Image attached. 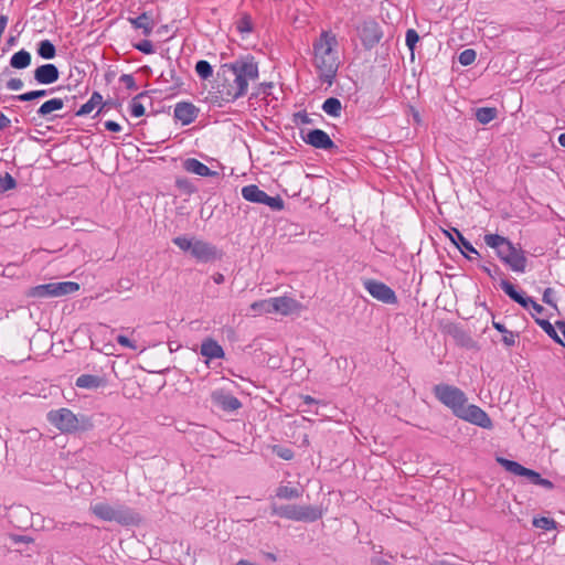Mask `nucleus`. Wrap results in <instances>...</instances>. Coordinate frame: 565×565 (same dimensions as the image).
Returning <instances> with one entry per match:
<instances>
[{"label":"nucleus","instance_id":"f257e3e1","mask_svg":"<svg viewBox=\"0 0 565 565\" xmlns=\"http://www.w3.org/2000/svg\"><path fill=\"white\" fill-rule=\"evenodd\" d=\"M258 76V64L252 55L223 64L217 73V93L223 102L233 103L247 93L248 83Z\"/></svg>","mask_w":565,"mask_h":565},{"label":"nucleus","instance_id":"f03ea898","mask_svg":"<svg viewBox=\"0 0 565 565\" xmlns=\"http://www.w3.org/2000/svg\"><path fill=\"white\" fill-rule=\"evenodd\" d=\"M433 394L457 418L483 429H491L493 427L492 419L481 407L468 404V397L461 388L451 384L440 383L433 387Z\"/></svg>","mask_w":565,"mask_h":565},{"label":"nucleus","instance_id":"7ed1b4c3","mask_svg":"<svg viewBox=\"0 0 565 565\" xmlns=\"http://www.w3.org/2000/svg\"><path fill=\"white\" fill-rule=\"evenodd\" d=\"M337 45L335 35L328 31H323L312 44L319 79L329 86L333 84L340 65Z\"/></svg>","mask_w":565,"mask_h":565},{"label":"nucleus","instance_id":"20e7f679","mask_svg":"<svg viewBox=\"0 0 565 565\" xmlns=\"http://www.w3.org/2000/svg\"><path fill=\"white\" fill-rule=\"evenodd\" d=\"M484 243L495 250L498 258L511 270L524 273L526 270L527 258L521 247H516L508 237L499 234H486Z\"/></svg>","mask_w":565,"mask_h":565},{"label":"nucleus","instance_id":"39448f33","mask_svg":"<svg viewBox=\"0 0 565 565\" xmlns=\"http://www.w3.org/2000/svg\"><path fill=\"white\" fill-rule=\"evenodd\" d=\"M47 420L60 431L65 434L85 433L94 427L92 418L85 414H74L71 409L62 407L47 413Z\"/></svg>","mask_w":565,"mask_h":565},{"label":"nucleus","instance_id":"423d86ee","mask_svg":"<svg viewBox=\"0 0 565 565\" xmlns=\"http://www.w3.org/2000/svg\"><path fill=\"white\" fill-rule=\"evenodd\" d=\"M90 511L103 521L117 522L122 526L139 525L142 521L138 512L122 503L98 502L90 507Z\"/></svg>","mask_w":565,"mask_h":565},{"label":"nucleus","instance_id":"0eeeda50","mask_svg":"<svg viewBox=\"0 0 565 565\" xmlns=\"http://www.w3.org/2000/svg\"><path fill=\"white\" fill-rule=\"evenodd\" d=\"M356 31L363 47L367 51L374 49L383 38L381 25L373 19L364 20Z\"/></svg>","mask_w":565,"mask_h":565},{"label":"nucleus","instance_id":"6e6552de","mask_svg":"<svg viewBox=\"0 0 565 565\" xmlns=\"http://www.w3.org/2000/svg\"><path fill=\"white\" fill-rule=\"evenodd\" d=\"M365 290L376 300L386 305H396L398 302L395 291L386 284L375 280L365 279L363 281Z\"/></svg>","mask_w":565,"mask_h":565},{"label":"nucleus","instance_id":"1a4fd4ad","mask_svg":"<svg viewBox=\"0 0 565 565\" xmlns=\"http://www.w3.org/2000/svg\"><path fill=\"white\" fill-rule=\"evenodd\" d=\"M500 287L513 301L519 303L524 309H529L531 307L536 313H542L544 311L543 306L537 303L531 297L526 296L523 291H519L509 280L501 279Z\"/></svg>","mask_w":565,"mask_h":565},{"label":"nucleus","instance_id":"9d476101","mask_svg":"<svg viewBox=\"0 0 565 565\" xmlns=\"http://www.w3.org/2000/svg\"><path fill=\"white\" fill-rule=\"evenodd\" d=\"M301 139L309 146L316 149L333 150L338 149V146L333 142L330 136L322 129L316 128L305 134L301 130Z\"/></svg>","mask_w":565,"mask_h":565},{"label":"nucleus","instance_id":"9b49d317","mask_svg":"<svg viewBox=\"0 0 565 565\" xmlns=\"http://www.w3.org/2000/svg\"><path fill=\"white\" fill-rule=\"evenodd\" d=\"M211 401L216 407L226 413H233L242 407V402L223 388L214 390L211 393Z\"/></svg>","mask_w":565,"mask_h":565},{"label":"nucleus","instance_id":"f8f14e48","mask_svg":"<svg viewBox=\"0 0 565 565\" xmlns=\"http://www.w3.org/2000/svg\"><path fill=\"white\" fill-rule=\"evenodd\" d=\"M191 255L201 263H209L222 257V253L211 243L194 239Z\"/></svg>","mask_w":565,"mask_h":565},{"label":"nucleus","instance_id":"ddd939ff","mask_svg":"<svg viewBox=\"0 0 565 565\" xmlns=\"http://www.w3.org/2000/svg\"><path fill=\"white\" fill-rule=\"evenodd\" d=\"M33 78L40 85H51L58 81L60 71L55 64H42L34 70Z\"/></svg>","mask_w":565,"mask_h":565},{"label":"nucleus","instance_id":"4468645a","mask_svg":"<svg viewBox=\"0 0 565 565\" xmlns=\"http://www.w3.org/2000/svg\"><path fill=\"white\" fill-rule=\"evenodd\" d=\"M444 233L450 239V242L457 248L460 249L461 254L467 259H471V257L467 253L480 256L479 252L472 246V244L462 235V233L458 228L451 227L450 231H444Z\"/></svg>","mask_w":565,"mask_h":565},{"label":"nucleus","instance_id":"2eb2a0df","mask_svg":"<svg viewBox=\"0 0 565 565\" xmlns=\"http://www.w3.org/2000/svg\"><path fill=\"white\" fill-rule=\"evenodd\" d=\"M199 115V108L190 102H180L175 105L173 117L183 126L192 124Z\"/></svg>","mask_w":565,"mask_h":565},{"label":"nucleus","instance_id":"dca6fc26","mask_svg":"<svg viewBox=\"0 0 565 565\" xmlns=\"http://www.w3.org/2000/svg\"><path fill=\"white\" fill-rule=\"evenodd\" d=\"M76 96H65V98L54 97L44 102L36 110L40 118L52 120L54 117H49L53 111L61 110L64 107V102L75 100Z\"/></svg>","mask_w":565,"mask_h":565},{"label":"nucleus","instance_id":"f3484780","mask_svg":"<svg viewBox=\"0 0 565 565\" xmlns=\"http://www.w3.org/2000/svg\"><path fill=\"white\" fill-rule=\"evenodd\" d=\"M271 312H279L284 316H288L300 309L301 305L289 297H275L270 298Z\"/></svg>","mask_w":565,"mask_h":565},{"label":"nucleus","instance_id":"a211bd4d","mask_svg":"<svg viewBox=\"0 0 565 565\" xmlns=\"http://www.w3.org/2000/svg\"><path fill=\"white\" fill-rule=\"evenodd\" d=\"M200 353L207 360L224 359L225 351L222 345L213 338H206L202 341Z\"/></svg>","mask_w":565,"mask_h":565},{"label":"nucleus","instance_id":"6ab92c4d","mask_svg":"<svg viewBox=\"0 0 565 565\" xmlns=\"http://www.w3.org/2000/svg\"><path fill=\"white\" fill-rule=\"evenodd\" d=\"M183 169L200 177H218L217 171L211 170L206 164L195 158H188L183 161Z\"/></svg>","mask_w":565,"mask_h":565},{"label":"nucleus","instance_id":"aec40b11","mask_svg":"<svg viewBox=\"0 0 565 565\" xmlns=\"http://www.w3.org/2000/svg\"><path fill=\"white\" fill-rule=\"evenodd\" d=\"M127 20L135 29L142 30L143 35L149 36L152 33L154 21L151 12L145 11L136 18L129 17Z\"/></svg>","mask_w":565,"mask_h":565},{"label":"nucleus","instance_id":"412c9836","mask_svg":"<svg viewBox=\"0 0 565 565\" xmlns=\"http://www.w3.org/2000/svg\"><path fill=\"white\" fill-rule=\"evenodd\" d=\"M270 509L273 515L299 522V505L297 504L277 505L273 503Z\"/></svg>","mask_w":565,"mask_h":565},{"label":"nucleus","instance_id":"4be33fe9","mask_svg":"<svg viewBox=\"0 0 565 565\" xmlns=\"http://www.w3.org/2000/svg\"><path fill=\"white\" fill-rule=\"evenodd\" d=\"M75 385L79 388L96 390L106 385V380L98 375L82 374L76 381Z\"/></svg>","mask_w":565,"mask_h":565},{"label":"nucleus","instance_id":"5701e85b","mask_svg":"<svg viewBox=\"0 0 565 565\" xmlns=\"http://www.w3.org/2000/svg\"><path fill=\"white\" fill-rule=\"evenodd\" d=\"M267 195L268 194L256 184H248L242 188L243 199L252 203L264 204Z\"/></svg>","mask_w":565,"mask_h":565},{"label":"nucleus","instance_id":"b1692460","mask_svg":"<svg viewBox=\"0 0 565 565\" xmlns=\"http://www.w3.org/2000/svg\"><path fill=\"white\" fill-rule=\"evenodd\" d=\"M323 515V510L317 505H299V522H316Z\"/></svg>","mask_w":565,"mask_h":565},{"label":"nucleus","instance_id":"393cba45","mask_svg":"<svg viewBox=\"0 0 565 565\" xmlns=\"http://www.w3.org/2000/svg\"><path fill=\"white\" fill-rule=\"evenodd\" d=\"M28 296L32 297V298H39V299L56 297L55 296V285H54V282L38 285L35 287H32L29 290Z\"/></svg>","mask_w":565,"mask_h":565},{"label":"nucleus","instance_id":"a878e982","mask_svg":"<svg viewBox=\"0 0 565 565\" xmlns=\"http://www.w3.org/2000/svg\"><path fill=\"white\" fill-rule=\"evenodd\" d=\"M31 54L22 49L15 52L10 58V66L17 70H24L31 65Z\"/></svg>","mask_w":565,"mask_h":565},{"label":"nucleus","instance_id":"bb28decb","mask_svg":"<svg viewBox=\"0 0 565 565\" xmlns=\"http://www.w3.org/2000/svg\"><path fill=\"white\" fill-rule=\"evenodd\" d=\"M492 326L497 331L502 333V342L505 347L511 348L515 345L519 333L508 330L501 322L492 321Z\"/></svg>","mask_w":565,"mask_h":565},{"label":"nucleus","instance_id":"cd10ccee","mask_svg":"<svg viewBox=\"0 0 565 565\" xmlns=\"http://www.w3.org/2000/svg\"><path fill=\"white\" fill-rule=\"evenodd\" d=\"M60 88L61 87H58V88H51V89L30 90V92H26V93H23V94H20V95L12 96V99L19 100V102H32V100L45 97L49 94H52L53 92H55L56 89H60Z\"/></svg>","mask_w":565,"mask_h":565},{"label":"nucleus","instance_id":"c85d7f7f","mask_svg":"<svg viewBox=\"0 0 565 565\" xmlns=\"http://www.w3.org/2000/svg\"><path fill=\"white\" fill-rule=\"evenodd\" d=\"M36 53L40 57L44 60H52L56 55V47L52 43V41L45 39L38 43Z\"/></svg>","mask_w":565,"mask_h":565},{"label":"nucleus","instance_id":"c756f323","mask_svg":"<svg viewBox=\"0 0 565 565\" xmlns=\"http://www.w3.org/2000/svg\"><path fill=\"white\" fill-rule=\"evenodd\" d=\"M321 108L327 115L339 117L341 115L342 104L339 98L329 97L323 102Z\"/></svg>","mask_w":565,"mask_h":565},{"label":"nucleus","instance_id":"7c9ffc66","mask_svg":"<svg viewBox=\"0 0 565 565\" xmlns=\"http://www.w3.org/2000/svg\"><path fill=\"white\" fill-rule=\"evenodd\" d=\"M160 78L164 83L172 82L173 86L171 87V89L180 88L183 85L182 79L179 76H177V72H175V68L172 65L171 60H169V68H168V71L162 72L161 75H160Z\"/></svg>","mask_w":565,"mask_h":565},{"label":"nucleus","instance_id":"2f4dec72","mask_svg":"<svg viewBox=\"0 0 565 565\" xmlns=\"http://www.w3.org/2000/svg\"><path fill=\"white\" fill-rule=\"evenodd\" d=\"M498 116V109L495 107H480L476 111V119L482 124L487 125Z\"/></svg>","mask_w":565,"mask_h":565},{"label":"nucleus","instance_id":"473e14b6","mask_svg":"<svg viewBox=\"0 0 565 565\" xmlns=\"http://www.w3.org/2000/svg\"><path fill=\"white\" fill-rule=\"evenodd\" d=\"M535 322L545 331V333L557 344L564 345L563 340L557 334L555 327L546 319L534 318Z\"/></svg>","mask_w":565,"mask_h":565},{"label":"nucleus","instance_id":"72a5a7b5","mask_svg":"<svg viewBox=\"0 0 565 565\" xmlns=\"http://www.w3.org/2000/svg\"><path fill=\"white\" fill-rule=\"evenodd\" d=\"M55 285V296H65L71 295L79 290V285L74 281H62V282H54Z\"/></svg>","mask_w":565,"mask_h":565},{"label":"nucleus","instance_id":"f704fd0d","mask_svg":"<svg viewBox=\"0 0 565 565\" xmlns=\"http://www.w3.org/2000/svg\"><path fill=\"white\" fill-rule=\"evenodd\" d=\"M498 462L509 472L515 475V476H522L525 471V467L519 463L518 461L505 459V458H498Z\"/></svg>","mask_w":565,"mask_h":565},{"label":"nucleus","instance_id":"c9c22d12","mask_svg":"<svg viewBox=\"0 0 565 565\" xmlns=\"http://www.w3.org/2000/svg\"><path fill=\"white\" fill-rule=\"evenodd\" d=\"M301 495V492L297 488H291L288 486H279L276 489V497L285 500L298 499Z\"/></svg>","mask_w":565,"mask_h":565},{"label":"nucleus","instance_id":"e433bc0d","mask_svg":"<svg viewBox=\"0 0 565 565\" xmlns=\"http://www.w3.org/2000/svg\"><path fill=\"white\" fill-rule=\"evenodd\" d=\"M195 72L201 79H209L213 75V67L210 62L200 60L195 64Z\"/></svg>","mask_w":565,"mask_h":565},{"label":"nucleus","instance_id":"4c0bfd02","mask_svg":"<svg viewBox=\"0 0 565 565\" xmlns=\"http://www.w3.org/2000/svg\"><path fill=\"white\" fill-rule=\"evenodd\" d=\"M533 526L537 529H542L544 531H552L555 530L557 526V523L554 519L547 518V516H539L534 518L532 521Z\"/></svg>","mask_w":565,"mask_h":565},{"label":"nucleus","instance_id":"58836bf2","mask_svg":"<svg viewBox=\"0 0 565 565\" xmlns=\"http://www.w3.org/2000/svg\"><path fill=\"white\" fill-rule=\"evenodd\" d=\"M173 244L177 245L183 252H192L194 238L186 236H177L172 239Z\"/></svg>","mask_w":565,"mask_h":565},{"label":"nucleus","instance_id":"ea45409f","mask_svg":"<svg viewBox=\"0 0 565 565\" xmlns=\"http://www.w3.org/2000/svg\"><path fill=\"white\" fill-rule=\"evenodd\" d=\"M17 186L15 179L9 173L6 172L3 175H0V192H7Z\"/></svg>","mask_w":565,"mask_h":565},{"label":"nucleus","instance_id":"a19ab883","mask_svg":"<svg viewBox=\"0 0 565 565\" xmlns=\"http://www.w3.org/2000/svg\"><path fill=\"white\" fill-rule=\"evenodd\" d=\"M270 308V298L266 300L255 301L250 305V310L254 312V315H258L262 312L271 313Z\"/></svg>","mask_w":565,"mask_h":565},{"label":"nucleus","instance_id":"79ce46f5","mask_svg":"<svg viewBox=\"0 0 565 565\" xmlns=\"http://www.w3.org/2000/svg\"><path fill=\"white\" fill-rule=\"evenodd\" d=\"M476 56L475 50L466 49L459 54L458 61L462 66H468L475 62Z\"/></svg>","mask_w":565,"mask_h":565},{"label":"nucleus","instance_id":"37998d69","mask_svg":"<svg viewBox=\"0 0 565 565\" xmlns=\"http://www.w3.org/2000/svg\"><path fill=\"white\" fill-rule=\"evenodd\" d=\"M264 204L269 206L273 211H281L285 207V202L280 195H276V196L267 195Z\"/></svg>","mask_w":565,"mask_h":565},{"label":"nucleus","instance_id":"c03bdc74","mask_svg":"<svg viewBox=\"0 0 565 565\" xmlns=\"http://www.w3.org/2000/svg\"><path fill=\"white\" fill-rule=\"evenodd\" d=\"M419 41V35L414 29H408L406 31L405 42L407 47L411 50L412 55L414 54V50L416 44Z\"/></svg>","mask_w":565,"mask_h":565},{"label":"nucleus","instance_id":"a18cd8bd","mask_svg":"<svg viewBox=\"0 0 565 565\" xmlns=\"http://www.w3.org/2000/svg\"><path fill=\"white\" fill-rule=\"evenodd\" d=\"M274 454H276L279 458L284 460H291L295 457V452L291 448L282 447V446H274L273 447Z\"/></svg>","mask_w":565,"mask_h":565},{"label":"nucleus","instance_id":"49530a36","mask_svg":"<svg viewBox=\"0 0 565 565\" xmlns=\"http://www.w3.org/2000/svg\"><path fill=\"white\" fill-rule=\"evenodd\" d=\"M480 268L492 279H495L497 276L503 275L500 267L495 264H490V265L483 264V265H480Z\"/></svg>","mask_w":565,"mask_h":565},{"label":"nucleus","instance_id":"de8ad7c7","mask_svg":"<svg viewBox=\"0 0 565 565\" xmlns=\"http://www.w3.org/2000/svg\"><path fill=\"white\" fill-rule=\"evenodd\" d=\"M146 113L145 106L137 100V98H132L130 103V114L134 117H141Z\"/></svg>","mask_w":565,"mask_h":565},{"label":"nucleus","instance_id":"09e8293b","mask_svg":"<svg viewBox=\"0 0 565 565\" xmlns=\"http://www.w3.org/2000/svg\"><path fill=\"white\" fill-rule=\"evenodd\" d=\"M134 47L143 54H152L154 52L153 44L149 40H142L135 44Z\"/></svg>","mask_w":565,"mask_h":565},{"label":"nucleus","instance_id":"8fccbe9b","mask_svg":"<svg viewBox=\"0 0 565 565\" xmlns=\"http://www.w3.org/2000/svg\"><path fill=\"white\" fill-rule=\"evenodd\" d=\"M237 30L241 33H248L253 30V24L248 15H244L237 23Z\"/></svg>","mask_w":565,"mask_h":565},{"label":"nucleus","instance_id":"3c124183","mask_svg":"<svg viewBox=\"0 0 565 565\" xmlns=\"http://www.w3.org/2000/svg\"><path fill=\"white\" fill-rule=\"evenodd\" d=\"M273 88V83L271 82H264L262 84H259V86L257 87V90L254 92L252 94L253 97H258L259 95H264V96H268L270 95V90Z\"/></svg>","mask_w":565,"mask_h":565},{"label":"nucleus","instance_id":"603ef678","mask_svg":"<svg viewBox=\"0 0 565 565\" xmlns=\"http://www.w3.org/2000/svg\"><path fill=\"white\" fill-rule=\"evenodd\" d=\"M119 82L125 84L127 89L135 90L137 89V84L135 77L131 74H122L119 77Z\"/></svg>","mask_w":565,"mask_h":565},{"label":"nucleus","instance_id":"864d4df0","mask_svg":"<svg viewBox=\"0 0 565 565\" xmlns=\"http://www.w3.org/2000/svg\"><path fill=\"white\" fill-rule=\"evenodd\" d=\"M95 107H96V106H94L93 102L87 100V102H86L84 105H82V106L79 107V109L75 113V116H77V117L86 116V115L90 114V113L94 110V108H95Z\"/></svg>","mask_w":565,"mask_h":565},{"label":"nucleus","instance_id":"5fc2aeb1","mask_svg":"<svg viewBox=\"0 0 565 565\" xmlns=\"http://www.w3.org/2000/svg\"><path fill=\"white\" fill-rule=\"evenodd\" d=\"M553 295H554V289L551 287L546 288L543 292L542 301L556 309L557 306L552 298Z\"/></svg>","mask_w":565,"mask_h":565},{"label":"nucleus","instance_id":"6e6d98bb","mask_svg":"<svg viewBox=\"0 0 565 565\" xmlns=\"http://www.w3.org/2000/svg\"><path fill=\"white\" fill-rule=\"evenodd\" d=\"M116 341L121 345V347H125V348H129V349H132V350H137V345L134 341H131L128 337L126 335H122V334H119L117 338H116Z\"/></svg>","mask_w":565,"mask_h":565},{"label":"nucleus","instance_id":"4d7b16f0","mask_svg":"<svg viewBox=\"0 0 565 565\" xmlns=\"http://www.w3.org/2000/svg\"><path fill=\"white\" fill-rule=\"evenodd\" d=\"M295 122L302 124V125H309L312 122V120L306 111H299V113L295 114Z\"/></svg>","mask_w":565,"mask_h":565},{"label":"nucleus","instance_id":"13d9d810","mask_svg":"<svg viewBox=\"0 0 565 565\" xmlns=\"http://www.w3.org/2000/svg\"><path fill=\"white\" fill-rule=\"evenodd\" d=\"M24 86V83L20 78H11L7 82V88L10 90H20Z\"/></svg>","mask_w":565,"mask_h":565},{"label":"nucleus","instance_id":"bf43d9fd","mask_svg":"<svg viewBox=\"0 0 565 565\" xmlns=\"http://www.w3.org/2000/svg\"><path fill=\"white\" fill-rule=\"evenodd\" d=\"M300 398L302 401L301 405L307 406V408H303V412H309L310 411V406L320 403L318 399L313 398L310 395H301Z\"/></svg>","mask_w":565,"mask_h":565},{"label":"nucleus","instance_id":"052dcab7","mask_svg":"<svg viewBox=\"0 0 565 565\" xmlns=\"http://www.w3.org/2000/svg\"><path fill=\"white\" fill-rule=\"evenodd\" d=\"M521 477H525L529 479V481L533 484L536 483V481L540 479L541 475L536 472L535 470L529 469L525 467V471Z\"/></svg>","mask_w":565,"mask_h":565},{"label":"nucleus","instance_id":"680f3d73","mask_svg":"<svg viewBox=\"0 0 565 565\" xmlns=\"http://www.w3.org/2000/svg\"><path fill=\"white\" fill-rule=\"evenodd\" d=\"M104 126H105L106 130L111 131V132H119V131H121V126L118 122L114 121V120L105 121Z\"/></svg>","mask_w":565,"mask_h":565},{"label":"nucleus","instance_id":"e2e57ef3","mask_svg":"<svg viewBox=\"0 0 565 565\" xmlns=\"http://www.w3.org/2000/svg\"><path fill=\"white\" fill-rule=\"evenodd\" d=\"M536 486H541L545 489H548V490H552L554 488V483L548 480V479H544L542 477H540V479L536 481L535 483Z\"/></svg>","mask_w":565,"mask_h":565},{"label":"nucleus","instance_id":"0e129e2a","mask_svg":"<svg viewBox=\"0 0 565 565\" xmlns=\"http://www.w3.org/2000/svg\"><path fill=\"white\" fill-rule=\"evenodd\" d=\"M175 184L179 189H184L189 192H192L191 184L186 179H177Z\"/></svg>","mask_w":565,"mask_h":565},{"label":"nucleus","instance_id":"69168bd1","mask_svg":"<svg viewBox=\"0 0 565 565\" xmlns=\"http://www.w3.org/2000/svg\"><path fill=\"white\" fill-rule=\"evenodd\" d=\"M11 539L14 543H31L33 541L32 537L26 535H12Z\"/></svg>","mask_w":565,"mask_h":565},{"label":"nucleus","instance_id":"338daca9","mask_svg":"<svg viewBox=\"0 0 565 565\" xmlns=\"http://www.w3.org/2000/svg\"><path fill=\"white\" fill-rule=\"evenodd\" d=\"M89 102H93L94 106L103 104V96L98 92H93Z\"/></svg>","mask_w":565,"mask_h":565},{"label":"nucleus","instance_id":"774afa93","mask_svg":"<svg viewBox=\"0 0 565 565\" xmlns=\"http://www.w3.org/2000/svg\"><path fill=\"white\" fill-rule=\"evenodd\" d=\"M371 564L372 565H392L388 561H386L382 557H377V556H374L371 558Z\"/></svg>","mask_w":565,"mask_h":565}]
</instances>
